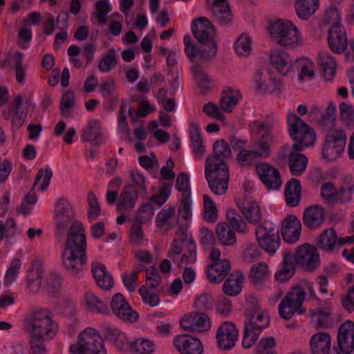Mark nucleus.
Masks as SVG:
<instances>
[{
  "label": "nucleus",
  "mask_w": 354,
  "mask_h": 354,
  "mask_svg": "<svg viewBox=\"0 0 354 354\" xmlns=\"http://www.w3.org/2000/svg\"><path fill=\"white\" fill-rule=\"evenodd\" d=\"M86 241L83 224L75 221L68 234V270L71 274H78L86 261Z\"/></svg>",
  "instance_id": "1"
},
{
  "label": "nucleus",
  "mask_w": 354,
  "mask_h": 354,
  "mask_svg": "<svg viewBox=\"0 0 354 354\" xmlns=\"http://www.w3.org/2000/svg\"><path fill=\"white\" fill-rule=\"evenodd\" d=\"M26 330L30 337L52 338L57 330L53 313L48 308L33 309L25 319Z\"/></svg>",
  "instance_id": "2"
},
{
  "label": "nucleus",
  "mask_w": 354,
  "mask_h": 354,
  "mask_svg": "<svg viewBox=\"0 0 354 354\" xmlns=\"http://www.w3.org/2000/svg\"><path fill=\"white\" fill-rule=\"evenodd\" d=\"M192 32L194 37L203 48L201 49L200 57L203 59H211L217 52V46L214 41L215 30L212 22L205 17H201L192 23Z\"/></svg>",
  "instance_id": "3"
},
{
  "label": "nucleus",
  "mask_w": 354,
  "mask_h": 354,
  "mask_svg": "<svg viewBox=\"0 0 354 354\" xmlns=\"http://www.w3.org/2000/svg\"><path fill=\"white\" fill-rule=\"evenodd\" d=\"M245 315L248 322L244 328L243 346L248 348L255 344L262 330L268 326L270 319L268 315L255 306L252 309H247Z\"/></svg>",
  "instance_id": "4"
},
{
  "label": "nucleus",
  "mask_w": 354,
  "mask_h": 354,
  "mask_svg": "<svg viewBox=\"0 0 354 354\" xmlns=\"http://www.w3.org/2000/svg\"><path fill=\"white\" fill-rule=\"evenodd\" d=\"M69 351L72 354H106L104 340L92 328L79 334L77 342L70 346Z\"/></svg>",
  "instance_id": "5"
},
{
  "label": "nucleus",
  "mask_w": 354,
  "mask_h": 354,
  "mask_svg": "<svg viewBox=\"0 0 354 354\" xmlns=\"http://www.w3.org/2000/svg\"><path fill=\"white\" fill-rule=\"evenodd\" d=\"M270 35L280 46L295 48L302 44V37L297 27L290 21L279 19L271 26Z\"/></svg>",
  "instance_id": "6"
},
{
  "label": "nucleus",
  "mask_w": 354,
  "mask_h": 354,
  "mask_svg": "<svg viewBox=\"0 0 354 354\" xmlns=\"http://www.w3.org/2000/svg\"><path fill=\"white\" fill-rule=\"evenodd\" d=\"M306 297V292L301 286L293 287L279 305V316L290 319L295 313L301 315L305 313L302 304Z\"/></svg>",
  "instance_id": "7"
},
{
  "label": "nucleus",
  "mask_w": 354,
  "mask_h": 354,
  "mask_svg": "<svg viewBox=\"0 0 354 354\" xmlns=\"http://www.w3.org/2000/svg\"><path fill=\"white\" fill-rule=\"evenodd\" d=\"M205 176L209 188L213 193L216 195L225 194L230 177L227 167L218 166L214 163H205Z\"/></svg>",
  "instance_id": "8"
},
{
  "label": "nucleus",
  "mask_w": 354,
  "mask_h": 354,
  "mask_svg": "<svg viewBox=\"0 0 354 354\" xmlns=\"http://www.w3.org/2000/svg\"><path fill=\"white\" fill-rule=\"evenodd\" d=\"M288 124L290 136L296 142H301L306 146H311L315 140V133L297 115L292 113L288 115Z\"/></svg>",
  "instance_id": "9"
},
{
  "label": "nucleus",
  "mask_w": 354,
  "mask_h": 354,
  "mask_svg": "<svg viewBox=\"0 0 354 354\" xmlns=\"http://www.w3.org/2000/svg\"><path fill=\"white\" fill-rule=\"evenodd\" d=\"M293 261L297 266L306 272L315 270L319 265L320 259L317 248L308 243L299 246L294 253Z\"/></svg>",
  "instance_id": "10"
},
{
  "label": "nucleus",
  "mask_w": 354,
  "mask_h": 354,
  "mask_svg": "<svg viewBox=\"0 0 354 354\" xmlns=\"http://www.w3.org/2000/svg\"><path fill=\"white\" fill-rule=\"evenodd\" d=\"M272 127V124L268 122H253V128H257L259 131V134L261 131L263 133L257 144V148L253 149L258 158H267L271 154L270 145L273 142V137L270 133Z\"/></svg>",
  "instance_id": "11"
},
{
  "label": "nucleus",
  "mask_w": 354,
  "mask_h": 354,
  "mask_svg": "<svg viewBox=\"0 0 354 354\" xmlns=\"http://www.w3.org/2000/svg\"><path fill=\"white\" fill-rule=\"evenodd\" d=\"M255 234L260 247L270 255H272L279 248L280 239L277 229H267L261 225L257 228Z\"/></svg>",
  "instance_id": "12"
},
{
  "label": "nucleus",
  "mask_w": 354,
  "mask_h": 354,
  "mask_svg": "<svg viewBox=\"0 0 354 354\" xmlns=\"http://www.w3.org/2000/svg\"><path fill=\"white\" fill-rule=\"evenodd\" d=\"M256 171L268 189H277L281 186L280 173L274 166L266 162H260L256 165Z\"/></svg>",
  "instance_id": "13"
},
{
  "label": "nucleus",
  "mask_w": 354,
  "mask_h": 354,
  "mask_svg": "<svg viewBox=\"0 0 354 354\" xmlns=\"http://www.w3.org/2000/svg\"><path fill=\"white\" fill-rule=\"evenodd\" d=\"M180 325L187 331L205 332L210 328L211 322L209 317L204 313L192 312L181 319Z\"/></svg>",
  "instance_id": "14"
},
{
  "label": "nucleus",
  "mask_w": 354,
  "mask_h": 354,
  "mask_svg": "<svg viewBox=\"0 0 354 354\" xmlns=\"http://www.w3.org/2000/svg\"><path fill=\"white\" fill-rule=\"evenodd\" d=\"M176 350L181 354H202L203 346L197 337L182 334L177 335L174 339Z\"/></svg>",
  "instance_id": "15"
},
{
  "label": "nucleus",
  "mask_w": 354,
  "mask_h": 354,
  "mask_svg": "<svg viewBox=\"0 0 354 354\" xmlns=\"http://www.w3.org/2000/svg\"><path fill=\"white\" fill-rule=\"evenodd\" d=\"M337 346L343 354H351L354 349V322L346 321L338 330Z\"/></svg>",
  "instance_id": "16"
},
{
  "label": "nucleus",
  "mask_w": 354,
  "mask_h": 354,
  "mask_svg": "<svg viewBox=\"0 0 354 354\" xmlns=\"http://www.w3.org/2000/svg\"><path fill=\"white\" fill-rule=\"evenodd\" d=\"M111 308L113 313L124 321L133 322L138 318L137 312L130 307L124 296L120 293H117L113 297Z\"/></svg>",
  "instance_id": "17"
},
{
  "label": "nucleus",
  "mask_w": 354,
  "mask_h": 354,
  "mask_svg": "<svg viewBox=\"0 0 354 354\" xmlns=\"http://www.w3.org/2000/svg\"><path fill=\"white\" fill-rule=\"evenodd\" d=\"M237 337L238 330L232 322L223 323L217 330L218 346L223 350L232 348L235 345Z\"/></svg>",
  "instance_id": "18"
},
{
  "label": "nucleus",
  "mask_w": 354,
  "mask_h": 354,
  "mask_svg": "<svg viewBox=\"0 0 354 354\" xmlns=\"http://www.w3.org/2000/svg\"><path fill=\"white\" fill-rule=\"evenodd\" d=\"M281 235L286 242L292 243L299 240L301 223L294 215H288L281 223Z\"/></svg>",
  "instance_id": "19"
},
{
  "label": "nucleus",
  "mask_w": 354,
  "mask_h": 354,
  "mask_svg": "<svg viewBox=\"0 0 354 354\" xmlns=\"http://www.w3.org/2000/svg\"><path fill=\"white\" fill-rule=\"evenodd\" d=\"M232 151L228 143L223 139L216 140L213 145V153L208 156L205 163H214L218 166L227 167L225 160L231 158Z\"/></svg>",
  "instance_id": "20"
},
{
  "label": "nucleus",
  "mask_w": 354,
  "mask_h": 354,
  "mask_svg": "<svg viewBox=\"0 0 354 354\" xmlns=\"http://www.w3.org/2000/svg\"><path fill=\"white\" fill-rule=\"evenodd\" d=\"M213 15L218 21L223 24H230L233 18L230 6L227 0H207Z\"/></svg>",
  "instance_id": "21"
},
{
  "label": "nucleus",
  "mask_w": 354,
  "mask_h": 354,
  "mask_svg": "<svg viewBox=\"0 0 354 354\" xmlns=\"http://www.w3.org/2000/svg\"><path fill=\"white\" fill-rule=\"evenodd\" d=\"M328 45L335 53H340L347 47V38L339 26H332L328 30Z\"/></svg>",
  "instance_id": "22"
},
{
  "label": "nucleus",
  "mask_w": 354,
  "mask_h": 354,
  "mask_svg": "<svg viewBox=\"0 0 354 354\" xmlns=\"http://www.w3.org/2000/svg\"><path fill=\"white\" fill-rule=\"evenodd\" d=\"M66 201L60 198L55 204V236L58 239L64 238L66 231Z\"/></svg>",
  "instance_id": "23"
},
{
  "label": "nucleus",
  "mask_w": 354,
  "mask_h": 354,
  "mask_svg": "<svg viewBox=\"0 0 354 354\" xmlns=\"http://www.w3.org/2000/svg\"><path fill=\"white\" fill-rule=\"evenodd\" d=\"M230 269V262L225 259L210 263L207 271L208 278L213 283H220L227 275Z\"/></svg>",
  "instance_id": "24"
},
{
  "label": "nucleus",
  "mask_w": 354,
  "mask_h": 354,
  "mask_svg": "<svg viewBox=\"0 0 354 354\" xmlns=\"http://www.w3.org/2000/svg\"><path fill=\"white\" fill-rule=\"evenodd\" d=\"M324 221V209L319 205L308 207L303 215V223L308 228L314 230Z\"/></svg>",
  "instance_id": "25"
},
{
  "label": "nucleus",
  "mask_w": 354,
  "mask_h": 354,
  "mask_svg": "<svg viewBox=\"0 0 354 354\" xmlns=\"http://www.w3.org/2000/svg\"><path fill=\"white\" fill-rule=\"evenodd\" d=\"M254 81L257 84V90L273 93L279 91V84L268 73L263 74L260 70H257L254 74Z\"/></svg>",
  "instance_id": "26"
},
{
  "label": "nucleus",
  "mask_w": 354,
  "mask_h": 354,
  "mask_svg": "<svg viewBox=\"0 0 354 354\" xmlns=\"http://www.w3.org/2000/svg\"><path fill=\"white\" fill-rule=\"evenodd\" d=\"M330 337L326 332L313 335L310 339V349L313 354H329L330 351Z\"/></svg>",
  "instance_id": "27"
},
{
  "label": "nucleus",
  "mask_w": 354,
  "mask_h": 354,
  "mask_svg": "<svg viewBox=\"0 0 354 354\" xmlns=\"http://www.w3.org/2000/svg\"><path fill=\"white\" fill-rule=\"evenodd\" d=\"M296 267L292 252H284L283 254V265L281 268L275 273V279L280 282L288 281L294 274Z\"/></svg>",
  "instance_id": "28"
},
{
  "label": "nucleus",
  "mask_w": 354,
  "mask_h": 354,
  "mask_svg": "<svg viewBox=\"0 0 354 354\" xmlns=\"http://www.w3.org/2000/svg\"><path fill=\"white\" fill-rule=\"evenodd\" d=\"M92 272L97 286L106 290H109L113 286V280L107 272L106 267L102 264H96L93 266Z\"/></svg>",
  "instance_id": "29"
},
{
  "label": "nucleus",
  "mask_w": 354,
  "mask_h": 354,
  "mask_svg": "<svg viewBox=\"0 0 354 354\" xmlns=\"http://www.w3.org/2000/svg\"><path fill=\"white\" fill-rule=\"evenodd\" d=\"M243 281V276L241 272H233L228 276L225 281L223 290L228 295H237L241 290Z\"/></svg>",
  "instance_id": "30"
},
{
  "label": "nucleus",
  "mask_w": 354,
  "mask_h": 354,
  "mask_svg": "<svg viewBox=\"0 0 354 354\" xmlns=\"http://www.w3.org/2000/svg\"><path fill=\"white\" fill-rule=\"evenodd\" d=\"M81 138L84 142H91L96 145H100L102 142V135L98 121L90 120L84 129Z\"/></svg>",
  "instance_id": "31"
},
{
  "label": "nucleus",
  "mask_w": 354,
  "mask_h": 354,
  "mask_svg": "<svg viewBox=\"0 0 354 354\" xmlns=\"http://www.w3.org/2000/svg\"><path fill=\"white\" fill-rule=\"evenodd\" d=\"M43 266L39 262H34L28 273L27 284L32 292H37L41 285Z\"/></svg>",
  "instance_id": "32"
},
{
  "label": "nucleus",
  "mask_w": 354,
  "mask_h": 354,
  "mask_svg": "<svg viewBox=\"0 0 354 354\" xmlns=\"http://www.w3.org/2000/svg\"><path fill=\"white\" fill-rule=\"evenodd\" d=\"M295 7L300 19H308L319 8V0H297Z\"/></svg>",
  "instance_id": "33"
},
{
  "label": "nucleus",
  "mask_w": 354,
  "mask_h": 354,
  "mask_svg": "<svg viewBox=\"0 0 354 354\" xmlns=\"http://www.w3.org/2000/svg\"><path fill=\"white\" fill-rule=\"evenodd\" d=\"M219 242L225 246L233 245L236 241V234L227 223H219L216 228Z\"/></svg>",
  "instance_id": "34"
},
{
  "label": "nucleus",
  "mask_w": 354,
  "mask_h": 354,
  "mask_svg": "<svg viewBox=\"0 0 354 354\" xmlns=\"http://www.w3.org/2000/svg\"><path fill=\"white\" fill-rule=\"evenodd\" d=\"M104 337L106 339L113 341L121 351H127L130 347L132 348V345L130 344L126 335L118 329L106 327Z\"/></svg>",
  "instance_id": "35"
},
{
  "label": "nucleus",
  "mask_w": 354,
  "mask_h": 354,
  "mask_svg": "<svg viewBox=\"0 0 354 354\" xmlns=\"http://www.w3.org/2000/svg\"><path fill=\"white\" fill-rule=\"evenodd\" d=\"M307 158L302 153L290 152L288 154V165L290 173L294 176L301 175L306 169Z\"/></svg>",
  "instance_id": "36"
},
{
  "label": "nucleus",
  "mask_w": 354,
  "mask_h": 354,
  "mask_svg": "<svg viewBox=\"0 0 354 354\" xmlns=\"http://www.w3.org/2000/svg\"><path fill=\"white\" fill-rule=\"evenodd\" d=\"M23 98L19 95L16 96L13 101L10 104L12 115L11 122L12 127L16 129H19L23 125L26 117V113L20 110Z\"/></svg>",
  "instance_id": "37"
},
{
  "label": "nucleus",
  "mask_w": 354,
  "mask_h": 354,
  "mask_svg": "<svg viewBox=\"0 0 354 354\" xmlns=\"http://www.w3.org/2000/svg\"><path fill=\"white\" fill-rule=\"evenodd\" d=\"M138 195L134 186H125L120 196L119 208L131 209L135 205Z\"/></svg>",
  "instance_id": "38"
},
{
  "label": "nucleus",
  "mask_w": 354,
  "mask_h": 354,
  "mask_svg": "<svg viewBox=\"0 0 354 354\" xmlns=\"http://www.w3.org/2000/svg\"><path fill=\"white\" fill-rule=\"evenodd\" d=\"M319 64L323 75L326 80H330L335 73L336 63L334 59L326 53H320L318 55Z\"/></svg>",
  "instance_id": "39"
},
{
  "label": "nucleus",
  "mask_w": 354,
  "mask_h": 354,
  "mask_svg": "<svg viewBox=\"0 0 354 354\" xmlns=\"http://www.w3.org/2000/svg\"><path fill=\"white\" fill-rule=\"evenodd\" d=\"M270 56L274 67L279 73L286 75L290 68V64L288 61V55L279 50H274L270 53Z\"/></svg>",
  "instance_id": "40"
},
{
  "label": "nucleus",
  "mask_w": 354,
  "mask_h": 354,
  "mask_svg": "<svg viewBox=\"0 0 354 354\" xmlns=\"http://www.w3.org/2000/svg\"><path fill=\"white\" fill-rule=\"evenodd\" d=\"M309 314L313 319H315L318 328H327L331 325L333 319L328 308L313 309L309 311Z\"/></svg>",
  "instance_id": "41"
},
{
  "label": "nucleus",
  "mask_w": 354,
  "mask_h": 354,
  "mask_svg": "<svg viewBox=\"0 0 354 354\" xmlns=\"http://www.w3.org/2000/svg\"><path fill=\"white\" fill-rule=\"evenodd\" d=\"M241 212L250 223H259L262 217L259 205L255 201H250L241 207Z\"/></svg>",
  "instance_id": "42"
},
{
  "label": "nucleus",
  "mask_w": 354,
  "mask_h": 354,
  "mask_svg": "<svg viewBox=\"0 0 354 354\" xmlns=\"http://www.w3.org/2000/svg\"><path fill=\"white\" fill-rule=\"evenodd\" d=\"M337 241V237L333 228L325 230L318 237L317 246L326 250L332 251Z\"/></svg>",
  "instance_id": "43"
},
{
  "label": "nucleus",
  "mask_w": 354,
  "mask_h": 354,
  "mask_svg": "<svg viewBox=\"0 0 354 354\" xmlns=\"http://www.w3.org/2000/svg\"><path fill=\"white\" fill-rule=\"evenodd\" d=\"M227 219L231 228L236 232L245 233L247 231V224L243 217L234 209L227 211Z\"/></svg>",
  "instance_id": "44"
},
{
  "label": "nucleus",
  "mask_w": 354,
  "mask_h": 354,
  "mask_svg": "<svg viewBox=\"0 0 354 354\" xmlns=\"http://www.w3.org/2000/svg\"><path fill=\"white\" fill-rule=\"evenodd\" d=\"M344 147L345 145H344L325 140L322 148L323 157L328 160H334L342 154Z\"/></svg>",
  "instance_id": "45"
},
{
  "label": "nucleus",
  "mask_w": 354,
  "mask_h": 354,
  "mask_svg": "<svg viewBox=\"0 0 354 354\" xmlns=\"http://www.w3.org/2000/svg\"><path fill=\"white\" fill-rule=\"evenodd\" d=\"M204 218L209 222H215L218 218L216 206L209 196L204 194L203 197Z\"/></svg>",
  "instance_id": "46"
},
{
  "label": "nucleus",
  "mask_w": 354,
  "mask_h": 354,
  "mask_svg": "<svg viewBox=\"0 0 354 354\" xmlns=\"http://www.w3.org/2000/svg\"><path fill=\"white\" fill-rule=\"evenodd\" d=\"M191 71L194 74L196 81L198 82V85L203 90V92H207L209 87V80L207 73L204 72L201 66L198 64L192 66Z\"/></svg>",
  "instance_id": "47"
},
{
  "label": "nucleus",
  "mask_w": 354,
  "mask_h": 354,
  "mask_svg": "<svg viewBox=\"0 0 354 354\" xmlns=\"http://www.w3.org/2000/svg\"><path fill=\"white\" fill-rule=\"evenodd\" d=\"M346 135L340 128L329 127L326 129L325 140L346 145Z\"/></svg>",
  "instance_id": "48"
},
{
  "label": "nucleus",
  "mask_w": 354,
  "mask_h": 354,
  "mask_svg": "<svg viewBox=\"0 0 354 354\" xmlns=\"http://www.w3.org/2000/svg\"><path fill=\"white\" fill-rule=\"evenodd\" d=\"M321 196L327 203H330L335 200L339 201V194L335 187L333 183L327 182L321 187Z\"/></svg>",
  "instance_id": "49"
},
{
  "label": "nucleus",
  "mask_w": 354,
  "mask_h": 354,
  "mask_svg": "<svg viewBox=\"0 0 354 354\" xmlns=\"http://www.w3.org/2000/svg\"><path fill=\"white\" fill-rule=\"evenodd\" d=\"M86 305L93 310L105 314L108 312V307L98 297L92 292H87L85 295Z\"/></svg>",
  "instance_id": "50"
},
{
  "label": "nucleus",
  "mask_w": 354,
  "mask_h": 354,
  "mask_svg": "<svg viewBox=\"0 0 354 354\" xmlns=\"http://www.w3.org/2000/svg\"><path fill=\"white\" fill-rule=\"evenodd\" d=\"M268 266L266 263L259 262L251 268L250 277L255 282L261 281L268 278Z\"/></svg>",
  "instance_id": "51"
},
{
  "label": "nucleus",
  "mask_w": 354,
  "mask_h": 354,
  "mask_svg": "<svg viewBox=\"0 0 354 354\" xmlns=\"http://www.w3.org/2000/svg\"><path fill=\"white\" fill-rule=\"evenodd\" d=\"M237 102L238 98L233 94L231 90H228L222 93L219 104L223 111L231 113L232 111V106H234Z\"/></svg>",
  "instance_id": "52"
},
{
  "label": "nucleus",
  "mask_w": 354,
  "mask_h": 354,
  "mask_svg": "<svg viewBox=\"0 0 354 354\" xmlns=\"http://www.w3.org/2000/svg\"><path fill=\"white\" fill-rule=\"evenodd\" d=\"M354 190V180L352 178H346L339 189V202L344 203L351 200V194Z\"/></svg>",
  "instance_id": "53"
},
{
  "label": "nucleus",
  "mask_w": 354,
  "mask_h": 354,
  "mask_svg": "<svg viewBox=\"0 0 354 354\" xmlns=\"http://www.w3.org/2000/svg\"><path fill=\"white\" fill-rule=\"evenodd\" d=\"M178 216L187 221L192 216V201L191 195L182 196L181 202L178 209Z\"/></svg>",
  "instance_id": "54"
},
{
  "label": "nucleus",
  "mask_w": 354,
  "mask_h": 354,
  "mask_svg": "<svg viewBox=\"0 0 354 354\" xmlns=\"http://www.w3.org/2000/svg\"><path fill=\"white\" fill-rule=\"evenodd\" d=\"M335 107L330 103L324 113H322L319 120V124L324 128H329L333 127L335 120Z\"/></svg>",
  "instance_id": "55"
},
{
  "label": "nucleus",
  "mask_w": 354,
  "mask_h": 354,
  "mask_svg": "<svg viewBox=\"0 0 354 354\" xmlns=\"http://www.w3.org/2000/svg\"><path fill=\"white\" fill-rule=\"evenodd\" d=\"M117 64L115 51L111 48L105 55L99 64V69L102 72H108Z\"/></svg>",
  "instance_id": "56"
},
{
  "label": "nucleus",
  "mask_w": 354,
  "mask_h": 354,
  "mask_svg": "<svg viewBox=\"0 0 354 354\" xmlns=\"http://www.w3.org/2000/svg\"><path fill=\"white\" fill-rule=\"evenodd\" d=\"M176 188L182 193V196L191 195L189 177L187 173L181 172L178 174L176 180Z\"/></svg>",
  "instance_id": "57"
},
{
  "label": "nucleus",
  "mask_w": 354,
  "mask_h": 354,
  "mask_svg": "<svg viewBox=\"0 0 354 354\" xmlns=\"http://www.w3.org/2000/svg\"><path fill=\"white\" fill-rule=\"evenodd\" d=\"M169 185H163L160 189L159 194L151 196L149 201L153 207H159L165 203L170 194Z\"/></svg>",
  "instance_id": "58"
},
{
  "label": "nucleus",
  "mask_w": 354,
  "mask_h": 354,
  "mask_svg": "<svg viewBox=\"0 0 354 354\" xmlns=\"http://www.w3.org/2000/svg\"><path fill=\"white\" fill-rule=\"evenodd\" d=\"M95 15L100 24H106V15L111 11V6L106 1H98L95 3Z\"/></svg>",
  "instance_id": "59"
},
{
  "label": "nucleus",
  "mask_w": 354,
  "mask_h": 354,
  "mask_svg": "<svg viewBox=\"0 0 354 354\" xmlns=\"http://www.w3.org/2000/svg\"><path fill=\"white\" fill-rule=\"evenodd\" d=\"M87 201L88 204V217L90 219L97 218L101 212V208L99 205L97 198L93 192L88 194Z\"/></svg>",
  "instance_id": "60"
},
{
  "label": "nucleus",
  "mask_w": 354,
  "mask_h": 354,
  "mask_svg": "<svg viewBox=\"0 0 354 354\" xmlns=\"http://www.w3.org/2000/svg\"><path fill=\"white\" fill-rule=\"evenodd\" d=\"M138 292L142 297V301L145 304L149 305L151 307L156 306L160 302V298L158 294L151 292L145 286H142Z\"/></svg>",
  "instance_id": "61"
},
{
  "label": "nucleus",
  "mask_w": 354,
  "mask_h": 354,
  "mask_svg": "<svg viewBox=\"0 0 354 354\" xmlns=\"http://www.w3.org/2000/svg\"><path fill=\"white\" fill-rule=\"evenodd\" d=\"M132 348L140 354H151L154 351V344L149 339H140L133 342Z\"/></svg>",
  "instance_id": "62"
},
{
  "label": "nucleus",
  "mask_w": 354,
  "mask_h": 354,
  "mask_svg": "<svg viewBox=\"0 0 354 354\" xmlns=\"http://www.w3.org/2000/svg\"><path fill=\"white\" fill-rule=\"evenodd\" d=\"M187 236L185 233L180 230L179 232H177L175 235V238L174 239L171 248L169 252V257L172 258L173 256L179 254L183 250V242L185 241Z\"/></svg>",
  "instance_id": "63"
},
{
  "label": "nucleus",
  "mask_w": 354,
  "mask_h": 354,
  "mask_svg": "<svg viewBox=\"0 0 354 354\" xmlns=\"http://www.w3.org/2000/svg\"><path fill=\"white\" fill-rule=\"evenodd\" d=\"M251 41L245 34L241 35L236 42V50L241 55H248L251 50Z\"/></svg>",
  "instance_id": "64"
}]
</instances>
